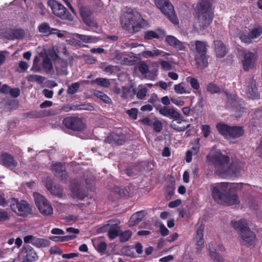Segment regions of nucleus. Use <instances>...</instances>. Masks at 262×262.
Returning <instances> with one entry per match:
<instances>
[{"label": "nucleus", "instance_id": "obj_1", "mask_svg": "<svg viewBox=\"0 0 262 262\" xmlns=\"http://www.w3.org/2000/svg\"><path fill=\"white\" fill-rule=\"evenodd\" d=\"M238 189V185L222 182L211 185V195L218 204L231 206L240 202L237 194L233 192Z\"/></svg>", "mask_w": 262, "mask_h": 262}, {"label": "nucleus", "instance_id": "obj_2", "mask_svg": "<svg viewBox=\"0 0 262 262\" xmlns=\"http://www.w3.org/2000/svg\"><path fill=\"white\" fill-rule=\"evenodd\" d=\"M212 2L213 0H199L197 4L198 23L201 30H205L212 21L213 18Z\"/></svg>", "mask_w": 262, "mask_h": 262}, {"label": "nucleus", "instance_id": "obj_3", "mask_svg": "<svg viewBox=\"0 0 262 262\" xmlns=\"http://www.w3.org/2000/svg\"><path fill=\"white\" fill-rule=\"evenodd\" d=\"M141 14L133 9L124 12L120 17L121 27L129 33L138 32L141 28Z\"/></svg>", "mask_w": 262, "mask_h": 262}, {"label": "nucleus", "instance_id": "obj_4", "mask_svg": "<svg viewBox=\"0 0 262 262\" xmlns=\"http://www.w3.org/2000/svg\"><path fill=\"white\" fill-rule=\"evenodd\" d=\"M190 48L193 52L194 59L198 68L204 69L208 66L206 54L207 43L206 41L195 40L189 43Z\"/></svg>", "mask_w": 262, "mask_h": 262}, {"label": "nucleus", "instance_id": "obj_5", "mask_svg": "<svg viewBox=\"0 0 262 262\" xmlns=\"http://www.w3.org/2000/svg\"><path fill=\"white\" fill-rule=\"evenodd\" d=\"M232 226L237 231L239 236L247 246L254 245L256 241L255 233L249 227L245 220H240L238 221H232Z\"/></svg>", "mask_w": 262, "mask_h": 262}, {"label": "nucleus", "instance_id": "obj_6", "mask_svg": "<svg viewBox=\"0 0 262 262\" xmlns=\"http://www.w3.org/2000/svg\"><path fill=\"white\" fill-rule=\"evenodd\" d=\"M211 160L214 164L215 172L217 175L224 177L230 174L229 157L221 152H217L211 156Z\"/></svg>", "mask_w": 262, "mask_h": 262}, {"label": "nucleus", "instance_id": "obj_7", "mask_svg": "<svg viewBox=\"0 0 262 262\" xmlns=\"http://www.w3.org/2000/svg\"><path fill=\"white\" fill-rule=\"evenodd\" d=\"M9 203L12 210L18 216L26 217L32 213L31 206L25 200L12 198Z\"/></svg>", "mask_w": 262, "mask_h": 262}, {"label": "nucleus", "instance_id": "obj_8", "mask_svg": "<svg viewBox=\"0 0 262 262\" xmlns=\"http://www.w3.org/2000/svg\"><path fill=\"white\" fill-rule=\"evenodd\" d=\"M156 6L174 25L179 23L175 15L174 8L169 0H155Z\"/></svg>", "mask_w": 262, "mask_h": 262}, {"label": "nucleus", "instance_id": "obj_9", "mask_svg": "<svg viewBox=\"0 0 262 262\" xmlns=\"http://www.w3.org/2000/svg\"><path fill=\"white\" fill-rule=\"evenodd\" d=\"M48 3L55 15L63 20H73V17L63 5L56 1H50Z\"/></svg>", "mask_w": 262, "mask_h": 262}, {"label": "nucleus", "instance_id": "obj_10", "mask_svg": "<svg viewBox=\"0 0 262 262\" xmlns=\"http://www.w3.org/2000/svg\"><path fill=\"white\" fill-rule=\"evenodd\" d=\"M34 201L39 212L43 215L47 216L53 213L52 207L49 201L42 195L34 193Z\"/></svg>", "mask_w": 262, "mask_h": 262}, {"label": "nucleus", "instance_id": "obj_11", "mask_svg": "<svg viewBox=\"0 0 262 262\" xmlns=\"http://www.w3.org/2000/svg\"><path fill=\"white\" fill-rule=\"evenodd\" d=\"M78 7L80 15L84 23L90 27H97V23L94 18L92 16L93 11L92 10L81 3H79Z\"/></svg>", "mask_w": 262, "mask_h": 262}, {"label": "nucleus", "instance_id": "obj_12", "mask_svg": "<svg viewBox=\"0 0 262 262\" xmlns=\"http://www.w3.org/2000/svg\"><path fill=\"white\" fill-rule=\"evenodd\" d=\"M67 128L73 130L80 131L84 129V124L82 120L76 117H67L63 120Z\"/></svg>", "mask_w": 262, "mask_h": 262}, {"label": "nucleus", "instance_id": "obj_13", "mask_svg": "<svg viewBox=\"0 0 262 262\" xmlns=\"http://www.w3.org/2000/svg\"><path fill=\"white\" fill-rule=\"evenodd\" d=\"M126 138L122 130L117 129L113 132L105 139V142L113 145H122L125 143Z\"/></svg>", "mask_w": 262, "mask_h": 262}, {"label": "nucleus", "instance_id": "obj_14", "mask_svg": "<svg viewBox=\"0 0 262 262\" xmlns=\"http://www.w3.org/2000/svg\"><path fill=\"white\" fill-rule=\"evenodd\" d=\"M21 256L24 262H34L38 258L37 253L30 245L23 247L21 251Z\"/></svg>", "mask_w": 262, "mask_h": 262}, {"label": "nucleus", "instance_id": "obj_15", "mask_svg": "<svg viewBox=\"0 0 262 262\" xmlns=\"http://www.w3.org/2000/svg\"><path fill=\"white\" fill-rule=\"evenodd\" d=\"M257 57L254 53L248 52L243 55L242 65L245 71L248 72L254 67Z\"/></svg>", "mask_w": 262, "mask_h": 262}, {"label": "nucleus", "instance_id": "obj_16", "mask_svg": "<svg viewBox=\"0 0 262 262\" xmlns=\"http://www.w3.org/2000/svg\"><path fill=\"white\" fill-rule=\"evenodd\" d=\"M38 30L39 33L45 36L51 34H56L59 37H62L64 36L63 34L59 32L58 29L50 27V25L46 22L40 24L38 27Z\"/></svg>", "mask_w": 262, "mask_h": 262}, {"label": "nucleus", "instance_id": "obj_17", "mask_svg": "<svg viewBox=\"0 0 262 262\" xmlns=\"http://www.w3.org/2000/svg\"><path fill=\"white\" fill-rule=\"evenodd\" d=\"M51 169L56 177H59L62 180H66L67 179L68 174L63 164L60 162L52 163Z\"/></svg>", "mask_w": 262, "mask_h": 262}, {"label": "nucleus", "instance_id": "obj_18", "mask_svg": "<svg viewBox=\"0 0 262 262\" xmlns=\"http://www.w3.org/2000/svg\"><path fill=\"white\" fill-rule=\"evenodd\" d=\"M0 164L10 168H15L17 165L14 157L7 152H3L0 155Z\"/></svg>", "mask_w": 262, "mask_h": 262}, {"label": "nucleus", "instance_id": "obj_19", "mask_svg": "<svg viewBox=\"0 0 262 262\" xmlns=\"http://www.w3.org/2000/svg\"><path fill=\"white\" fill-rule=\"evenodd\" d=\"M248 88L247 93L252 99L259 98V94L258 93L257 89L256 86V81L253 77L249 78L248 81Z\"/></svg>", "mask_w": 262, "mask_h": 262}, {"label": "nucleus", "instance_id": "obj_20", "mask_svg": "<svg viewBox=\"0 0 262 262\" xmlns=\"http://www.w3.org/2000/svg\"><path fill=\"white\" fill-rule=\"evenodd\" d=\"M204 228V225L203 224H201L199 226L195 232V240L197 245V247L196 248L197 251L199 252L201 251L204 244V240L203 238Z\"/></svg>", "mask_w": 262, "mask_h": 262}, {"label": "nucleus", "instance_id": "obj_21", "mask_svg": "<svg viewBox=\"0 0 262 262\" xmlns=\"http://www.w3.org/2000/svg\"><path fill=\"white\" fill-rule=\"evenodd\" d=\"M46 187L52 194L58 198H62V189L59 185L53 186L52 181L50 179L47 180Z\"/></svg>", "mask_w": 262, "mask_h": 262}, {"label": "nucleus", "instance_id": "obj_22", "mask_svg": "<svg viewBox=\"0 0 262 262\" xmlns=\"http://www.w3.org/2000/svg\"><path fill=\"white\" fill-rule=\"evenodd\" d=\"M7 37L9 39L23 38L25 31L21 29H10L6 32Z\"/></svg>", "mask_w": 262, "mask_h": 262}, {"label": "nucleus", "instance_id": "obj_23", "mask_svg": "<svg viewBox=\"0 0 262 262\" xmlns=\"http://www.w3.org/2000/svg\"><path fill=\"white\" fill-rule=\"evenodd\" d=\"M215 51L217 57H223L227 54V50L225 46L220 40H216L214 42Z\"/></svg>", "mask_w": 262, "mask_h": 262}, {"label": "nucleus", "instance_id": "obj_24", "mask_svg": "<svg viewBox=\"0 0 262 262\" xmlns=\"http://www.w3.org/2000/svg\"><path fill=\"white\" fill-rule=\"evenodd\" d=\"M244 134V130L242 126H231L228 138L232 139L238 138L242 136Z\"/></svg>", "mask_w": 262, "mask_h": 262}, {"label": "nucleus", "instance_id": "obj_25", "mask_svg": "<svg viewBox=\"0 0 262 262\" xmlns=\"http://www.w3.org/2000/svg\"><path fill=\"white\" fill-rule=\"evenodd\" d=\"M144 211H140L134 213L130 218L129 223L130 226H134L140 222L145 215Z\"/></svg>", "mask_w": 262, "mask_h": 262}, {"label": "nucleus", "instance_id": "obj_26", "mask_svg": "<svg viewBox=\"0 0 262 262\" xmlns=\"http://www.w3.org/2000/svg\"><path fill=\"white\" fill-rule=\"evenodd\" d=\"M175 120H176V123L174 122L173 121H172L170 126L171 128L173 129L174 130L177 131V132H183L186 130L188 128L190 127V124H189L187 125L186 126H178L177 123L180 124L182 121L184 122H187V120L183 119L181 117V116L178 119H174Z\"/></svg>", "mask_w": 262, "mask_h": 262}, {"label": "nucleus", "instance_id": "obj_27", "mask_svg": "<svg viewBox=\"0 0 262 262\" xmlns=\"http://www.w3.org/2000/svg\"><path fill=\"white\" fill-rule=\"evenodd\" d=\"M216 127L217 131L221 135L225 138H228L231 126L223 123H218L216 125Z\"/></svg>", "mask_w": 262, "mask_h": 262}, {"label": "nucleus", "instance_id": "obj_28", "mask_svg": "<svg viewBox=\"0 0 262 262\" xmlns=\"http://www.w3.org/2000/svg\"><path fill=\"white\" fill-rule=\"evenodd\" d=\"M68 65L67 61L62 60L59 62L55 67L57 74L60 75H67L68 74Z\"/></svg>", "mask_w": 262, "mask_h": 262}, {"label": "nucleus", "instance_id": "obj_29", "mask_svg": "<svg viewBox=\"0 0 262 262\" xmlns=\"http://www.w3.org/2000/svg\"><path fill=\"white\" fill-rule=\"evenodd\" d=\"M209 256L215 262H223V258L216 252V250L213 248L212 244L209 245L208 248Z\"/></svg>", "mask_w": 262, "mask_h": 262}, {"label": "nucleus", "instance_id": "obj_30", "mask_svg": "<svg viewBox=\"0 0 262 262\" xmlns=\"http://www.w3.org/2000/svg\"><path fill=\"white\" fill-rule=\"evenodd\" d=\"M143 55L144 56H148L150 57H153L154 56H162L163 57H165L167 55H169V54L167 53L164 52L161 50H158L156 48H155L152 51H145L143 52Z\"/></svg>", "mask_w": 262, "mask_h": 262}, {"label": "nucleus", "instance_id": "obj_31", "mask_svg": "<svg viewBox=\"0 0 262 262\" xmlns=\"http://www.w3.org/2000/svg\"><path fill=\"white\" fill-rule=\"evenodd\" d=\"M51 244L49 240L35 237L33 245L37 248H44L49 247Z\"/></svg>", "mask_w": 262, "mask_h": 262}, {"label": "nucleus", "instance_id": "obj_32", "mask_svg": "<svg viewBox=\"0 0 262 262\" xmlns=\"http://www.w3.org/2000/svg\"><path fill=\"white\" fill-rule=\"evenodd\" d=\"M202 107V105L200 103H199L196 104L195 106L192 107L191 110L189 107H183L182 112L183 113L186 115H188L190 111L193 113L198 114L199 113L201 112Z\"/></svg>", "mask_w": 262, "mask_h": 262}, {"label": "nucleus", "instance_id": "obj_33", "mask_svg": "<svg viewBox=\"0 0 262 262\" xmlns=\"http://www.w3.org/2000/svg\"><path fill=\"white\" fill-rule=\"evenodd\" d=\"M141 170V168L139 166L136 165L127 168L126 169V173L129 177H134L137 176L138 172Z\"/></svg>", "mask_w": 262, "mask_h": 262}, {"label": "nucleus", "instance_id": "obj_34", "mask_svg": "<svg viewBox=\"0 0 262 262\" xmlns=\"http://www.w3.org/2000/svg\"><path fill=\"white\" fill-rule=\"evenodd\" d=\"M92 83H95L98 85L103 86L104 88H108L110 85V82L107 78H97L91 81Z\"/></svg>", "mask_w": 262, "mask_h": 262}, {"label": "nucleus", "instance_id": "obj_35", "mask_svg": "<svg viewBox=\"0 0 262 262\" xmlns=\"http://www.w3.org/2000/svg\"><path fill=\"white\" fill-rule=\"evenodd\" d=\"M207 91L211 94L221 93L220 88L214 82H210L207 85Z\"/></svg>", "mask_w": 262, "mask_h": 262}, {"label": "nucleus", "instance_id": "obj_36", "mask_svg": "<svg viewBox=\"0 0 262 262\" xmlns=\"http://www.w3.org/2000/svg\"><path fill=\"white\" fill-rule=\"evenodd\" d=\"M95 95L98 98L102 100L104 102L107 104L111 103L112 100L105 94L102 92L96 91L95 92Z\"/></svg>", "mask_w": 262, "mask_h": 262}, {"label": "nucleus", "instance_id": "obj_37", "mask_svg": "<svg viewBox=\"0 0 262 262\" xmlns=\"http://www.w3.org/2000/svg\"><path fill=\"white\" fill-rule=\"evenodd\" d=\"M174 90L176 93L180 94L190 93V91L186 90L183 86V83L176 84L174 86Z\"/></svg>", "mask_w": 262, "mask_h": 262}, {"label": "nucleus", "instance_id": "obj_38", "mask_svg": "<svg viewBox=\"0 0 262 262\" xmlns=\"http://www.w3.org/2000/svg\"><path fill=\"white\" fill-rule=\"evenodd\" d=\"M132 235V231L128 230L122 232L119 236L120 241L121 242H125L128 241Z\"/></svg>", "mask_w": 262, "mask_h": 262}, {"label": "nucleus", "instance_id": "obj_39", "mask_svg": "<svg viewBox=\"0 0 262 262\" xmlns=\"http://www.w3.org/2000/svg\"><path fill=\"white\" fill-rule=\"evenodd\" d=\"M261 33L262 29L260 26L253 29L249 33L252 39H254L259 37L261 34Z\"/></svg>", "mask_w": 262, "mask_h": 262}, {"label": "nucleus", "instance_id": "obj_40", "mask_svg": "<svg viewBox=\"0 0 262 262\" xmlns=\"http://www.w3.org/2000/svg\"><path fill=\"white\" fill-rule=\"evenodd\" d=\"M186 81L190 84L193 89L198 90L200 88L199 83L195 78L189 76L186 78Z\"/></svg>", "mask_w": 262, "mask_h": 262}, {"label": "nucleus", "instance_id": "obj_41", "mask_svg": "<svg viewBox=\"0 0 262 262\" xmlns=\"http://www.w3.org/2000/svg\"><path fill=\"white\" fill-rule=\"evenodd\" d=\"M80 87V84L78 82L72 83L69 86L67 92L70 95H73L76 93Z\"/></svg>", "mask_w": 262, "mask_h": 262}, {"label": "nucleus", "instance_id": "obj_42", "mask_svg": "<svg viewBox=\"0 0 262 262\" xmlns=\"http://www.w3.org/2000/svg\"><path fill=\"white\" fill-rule=\"evenodd\" d=\"M171 46L173 47L176 50L179 51H185L186 48L183 43L178 40L177 38Z\"/></svg>", "mask_w": 262, "mask_h": 262}, {"label": "nucleus", "instance_id": "obj_43", "mask_svg": "<svg viewBox=\"0 0 262 262\" xmlns=\"http://www.w3.org/2000/svg\"><path fill=\"white\" fill-rule=\"evenodd\" d=\"M42 67L45 70L51 71L53 69V66L50 59L48 57L43 58Z\"/></svg>", "mask_w": 262, "mask_h": 262}, {"label": "nucleus", "instance_id": "obj_44", "mask_svg": "<svg viewBox=\"0 0 262 262\" xmlns=\"http://www.w3.org/2000/svg\"><path fill=\"white\" fill-rule=\"evenodd\" d=\"M138 70L142 74L144 75L148 72L149 68L148 65L144 62H141L138 66Z\"/></svg>", "mask_w": 262, "mask_h": 262}, {"label": "nucleus", "instance_id": "obj_45", "mask_svg": "<svg viewBox=\"0 0 262 262\" xmlns=\"http://www.w3.org/2000/svg\"><path fill=\"white\" fill-rule=\"evenodd\" d=\"M144 38L146 39H152L153 38H159V35L153 31H148L145 32Z\"/></svg>", "mask_w": 262, "mask_h": 262}, {"label": "nucleus", "instance_id": "obj_46", "mask_svg": "<svg viewBox=\"0 0 262 262\" xmlns=\"http://www.w3.org/2000/svg\"><path fill=\"white\" fill-rule=\"evenodd\" d=\"M77 37L85 42H92L95 40V38L91 36L78 34Z\"/></svg>", "mask_w": 262, "mask_h": 262}, {"label": "nucleus", "instance_id": "obj_47", "mask_svg": "<svg viewBox=\"0 0 262 262\" xmlns=\"http://www.w3.org/2000/svg\"><path fill=\"white\" fill-rule=\"evenodd\" d=\"M201 130L203 136L206 138L210 134V127L209 125H202L201 126Z\"/></svg>", "mask_w": 262, "mask_h": 262}, {"label": "nucleus", "instance_id": "obj_48", "mask_svg": "<svg viewBox=\"0 0 262 262\" xmlns=\"http://www.w3.org/2000/svg\"><path fill=\"white\" fill-rule=\"evenodd\" d=\"M172 119H178L181 117V114L173 108H169L168 116Z\"/></svg>", "mask_w": 262, "mask_h": 262}, {"label": "nucleus", "instance_id": "obj_49", "mask_svg": "<svg viewBox=\"0 0 262 262\" xmlns=\"http://www.w3.org/2000/svg\"><path fill=\"white\" fill-rule=\"evenodd\" d=\"M172 119H178L181 117V114L173 108H169L168 116Z\"/></svg>", "mask_w": 262, "mask_h": 262}, {"label": "nucleus", "instance_id": "obj_50", "mask_svg": "<svg viewBox=\"0 0 262 262\" xmlns=\"http://www.w3.org/2000/svg\"><path fill=\"white\" fill-rule=\"evenodd\" d=\"M154 127V130L157 132L159 133L162 129L163 125L162 122L159 120H156L152 124Z\"/></svg>", "mask_w": 262, "mask_h": 262}, {"label": "nucleus", "instance_id": "obj_51", "mask_svg": "<svg viewBox=\"0 0 262 262\" xmlns=\"http://www.w3.org/2000/svg\"><path fill=\"white\" fill-rule=\"evenodd\" d=\"M138 110L136 108H132L130 110H128L126 111V113L129 116L133 119H136L137 118V113Z\"/></svg>", "mask_w": 262, "mask_h": 262}, {"label": "nucleus", "instance_id": "obj_52", "mask_svg": "<svg viewBox=\"0 0 262 262\" xmlns=\"http://www.w3.org/2000/svg\"><path fill=\"white\" fill-rule=\"evenodd\" d=\"M107 245L104 242H100L96 247L97 250L100 253H103L106 249Z\"/></svg>", "mask_w": 262, "mask_h": 262}, {"label": "nucleus", "instance_id": "obj_53", "mask_svg": "<svg viewBox=\"0 0 262 262\" xmlns=\"http://www.w3.org/2000/svg\"><path fill=\"white\" fill-rule=\"evenodd\" d=\"M118 235V230L116 228V227L111 229L108 232V236L112 239H114Z\"/></svg>", "mask_w": 262, "mask_h": 262}, {"label": "nucleus", "instance_id": "obj_54", "mask_svg": "<svg viewBox=\"0 0 262 262\" xmlns=\"http://www.w3.org/2000/svg\"><path fill=\"white\" fill-rule=\"evenodd\" d=\"M239 38L243 42L247 43H250L252 42V38L250 36V34H249V35L245 34H242L239 36Z\"/></svg>", "mask_w": 262, "mask_h": 262}, {"label": "nucleus", "instance_id": "obj_55", "mask_svg": "<svg viewBox=\"0 0 262 262\" xmlns=\"http://www.w3.org/2000/svg\"><path fill=\"white\" fill-rule=\"evenodd\" d=\"M147 89L145 88L140 89L137 93V97L140 99H142L145 97Z\"/></svg>", "mask_w": 262, "mask_h": 262}, {"label": "nucleus", "instance_id": "obj_56", "mask_svg": "<svg viewBox=\"0 0 262 262\" xmlns=\"http://www.w3.org/2000/svg\"><path fill=\"white\" fill-rule=\"evenodd\" d=\"M157 109L159 111L160 114L163 116L167 117L168 113L169 110V108L166 106H159L157 108Z\"/></svg>", "mask_w": 262, "mask_h": 262}, {"label": "nucleus", "instance_id": "obj_57", "mask_svg": "<svg viewBox=\"0 0 262 262\" xmlns=\"http://www.w3.org/2000/svg\"><path fill=\"white\" fill-rule=\"evenodd\" d=\"M28 80L30 81H37L42 82L44 80V78L40 75H31L29 76Z\"/></svg>", "mask_w": 262, "mask_h": 262}, {"label": "nucleus", "instance_id": "obj_58", "mask_svg": "<svg viewBox=\"0 0 262 262\" xmlns=\"http://www.w3.org/2000/svg\"><path fill=\"white\" fill-rule=\"evenodd\" d=\"M9 219L10 215L7 211H0V222L8 221Z\"/></svg>", "mask_w": 262, "mask_h": 262}, {"label": "nucleus", "instance_id": "obj_59", "mask_svg": "<svg viewBox=\"0 0 262 262\" xmlns=\"http://www.w3.org/2000/svg\"><path fill=\"white\" fill-rule=\"evenodd\" d=\"M50 253L51 254H57L58 255L63 254H62L63 251L60 249H59V248H58L57 247H56V246L52 247L50 248Z\"/></svg>", "mask_w": 262, "mask_h": 262}, {"label": "nucleus", "instance_id": "obj_60", "mask_svg": "<svg viewBox=\"0 0 262 262\" xmlns=\"http://www.w3.org/2000/svg\"><path fill=\"white\" fill-rule=\"evenodd\" d=\"M9 94L13 97H17L20 94V90L18 88L10 89Z\"/></svg>", "mask_w": 262, "mask_h": 262}, {"label": "nucleus", "instance_id": "obj_61", "mask_svg": "<svg viewBox=\"0 0 262 262\" xmlns=\"http://www.w3.org/2000/svg\"><path fill=\"white\" fill-rule=\"evenodd\" d=\"M160 64L162 69L164 70H170L171 69V64L166 61H162L160 62Z\"/></svg>", "mask_w": 262, "mask_h": 262}, {"label": "nucleus", "instance_id": "obj_62", "mask_svg": "<svg viewBox=\"0 0 262 262\" xmlns=\"http://www.w3.org/2000/svg\"><path fill=\"white\" fill-rule=\"evenodd\" d=\"M181 203V201L179 199L171 201L168 204V207L171 208H175L180 206Z\"/></svg>", "mask_w": 262, "mask_h": 262}, {"label": "nucleus", "instance_id": "obj_63", "mask_svg": "<svg viewBox=\"0 0 262 262\" xmlns=\"http://www.w3.org/2000/svg\"><path fill=\"white\" fill-rule=\"evenodd\" d=\"M160 231L161 235L163 236H166L169 233V230L164 225H160Z\"/></svg>", "mask_w": 262, "mask_h": 262}, {"label": "nucleus", "instance_id": "obj_64", "mask_svg": "<svg viewBox=\"0 0 262 262\" xmlns=\"http://www.w3.org/2000/svg\"><path fill=\"white\" fill-rule=\"evenodd\" d=\"M42 94L48 98H51L53 95V92L48 89H44L42 91Z\"/></svg>", "mask_w": 262, "mask_h": 262}]
</instances>
